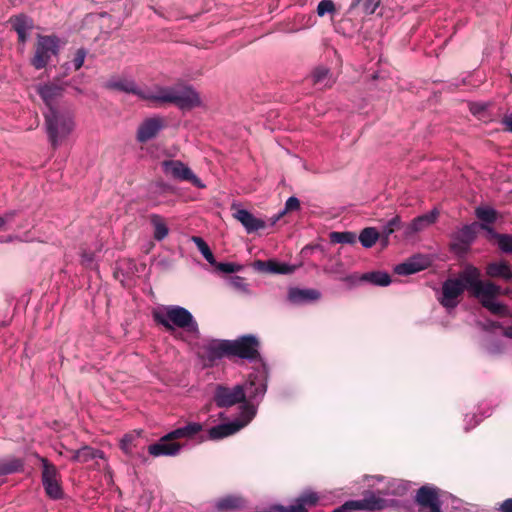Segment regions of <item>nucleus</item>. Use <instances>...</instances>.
<instances>
[{
	"label": "nucleus",
	"instance_id": "2eb2a0df",
	"mask_svg": "<svg viewBox=\"0 0 512 512\" xmlns=\"http://www.w3.org/2000/svg\"><path fill=\"white\" fill-rule=\"evenodd\" d=\"M182 445L170 436V432L162 436L156 443L148 446V452L154 457L176 456L179 454Z\"/></svg>",
	"mask_w": 512,
	"mask_h": 512
},
{
	"label": "nucleus",
	"instance_id": "20e7f679",
	"mask_svg": "<svg viewBox=\"0 0 512 512\" xmlns=\"http://www.w3.org/2000/svg\"><path fill=\"white\" fill-rule=\"evenodd\" d=\"M44 116L49 141L53 149H56L74 128L72 116L62 109L45 112Z\"/></svg>",
	"mask_w": 512,
	"mask_h": 512
},
{
	"label": "nucleus",
	"instance_id": "864d4df0",
	"mask_svg": "<svg viewBox=\"0 0 512 512\" xmlns=\"http://www.w3.org/2000/svg\"><path fill=\"white\" fill-rule=\"evenodd\" d=\"M17 35H18V42L24 45L28 38V32H20V33H17Z\"/></svg>",
	"mask_w": 512,
	"mask_h": 512
},
{
	"label": "nucleus",
	"instance_id": "c9c22d12",
	"mask_svg": "<svg viewBox=\"0 0 512 512\" xmlns=\"http://www.w3.org/2000/svg\"><path fill=\"white\" fill-rule=\"evenodd\" d=\"M475 215L481 221L480 224H493L498 218V212L490 207H477Z\"/></svg>",
	"mask_w": 512,
	"mask_h": 512
},
{
	"label": "nucleus",
	"instance_id": "dca6fc26",
	"mask_svg": "<svg viewBox=\"0 0 512 512\" xmlns=\"http://www.w3.org/2000/svg\"><path fill=\"white\" fill-rule=\"evenodd\" d=\"M245 391V402L241 408L245 405L251 404L255 407L254 403H258L266 393L267 386L264 381L258 376H250L248 381L242 385Z\"/></svg>",
	"mask_w": 512,
	"mask_h": 512
},
{
	"label": "nucleus",
	"instance_id": "5fc2aeb1",
	"mask_svg": "<svg viewBox=\"0 0 512 512\" xmlns=\"http://www.w3.org/2000/svg\"><path fill=\"white\" fill-rule=\"evenodd\" d=\"M503 335L512 339V324L503 329Z\"/></svg>",
	"mask_w": 512,
	"mask_h": 512
},
{
	"label": "nucleus",
	"instance_id": "9d476101",
	"mask_svg": "<svg viewBox=\"0 0 512 512\" xmlns=\"http://www.w3.org/2000/svg\"><path fill=\"white\" fill-rule=\"evenodd\" d=\"M40 461L42 463V484L46 495L54 500L62 499L64 493L57 467L44 457H41Z\"/></svg>",
	"mask_w": 512,
	"mask_h": 512
},
{
	"label": "nucleus",
	"instance_id": "393cba45",
	"mask_svg": "<svg viewBox=\"0 0 512 512\" xmlns=\"http://www.w3.org/2000/svg\"><path fill=\"white\" fill-rule=\"evenodd\" d=\"M427 265V259L423 257H413L404 263L396 265L394 272L398 275H411L425 269Z\"/></svg>",
	"mask_w": 512,
	"mask_h": 512
},
{
	"label": "nucleus",
	"instance_id": "6ab92c4d",
	"mask_svg": "<svg viewBox=\"0 0 512 512\" xmlns=\"http://www.w3.org/2000/svg\"><path fill=\"white\" fill-rule=\"evenodd\" d=\"M353 285L358 282H369L376 286H388L391 283V276L386 272L381 271H373L364 273L360 276L358 275H349L343 279Z\"/></svg>",
	"mask_w": 512,
	"mask_h": 512
},
{
	"label": "nucleus",
	"instance_id": "8fccbe9b",
	"mask_svg": "<svg viewBox=\"0 0 512 512\" xmlns=\"http://www.w3.org/2000/svg\"><path fill=\"white\" fill-rule=\"evenodd\" d=\"M14 216L15 212H9L6 213L4 216H0V229H2L8 221H11Z\"/></svg>",
	"mask_w": 512,
	"mask_h": 512
},
{
	"label": "nucleus",
	"instance_id": "de8ad7c7",
	"mask_svg": "<svg viewBox=\"0 0 512 512\" xmlns=\"http://www.w3.org/2000/svg\"><path fill=\"white\" fill-rule=\"evenodd\" d=\"M229 284L237 290H244L246 286L245 279L240 276L230 277Z\"/></svg>",
	"mask_w": 512,
	"mask_h": 512
},
{
	"label": "nucleus",
	"instance_id": "bb28decb",
	"mask_svg": "<svg viewBox=\"0 0 512 512\" xmlns=\"http://www.w3.org/2000/svg\"><path fill=\"white\" fill-rule=\"evenodd\" d=\"M311 80L313 85L319 86L321 89L330 88L335 83L330 70L323 66H319L313 70Z\"/></svg>",
	"mask_w": 512,
	"mask_h": 512
},
{
	"label": "nucleus",
	"instance_id": "f704fd0d",
	"mask_svg": "<svg viewBox=\"0 0 512 512\" xmlns=\"http://www.w3.org/2000/svg\"><path fill=\"white\" fill-rule=\"evenodd\" d=\"M9 22L16 33L28 32L33 28V21L24 14L11 17Z\"/></svg>",
	"mask_w": 512,
	"mask_h": 512
},
{
	"label": "nucleus",
	"instance_id": "6e6552de",
	"mask_svg": "<svg viewBox=\"0 0 512 512\" xmlns=\"http://www.w3.org/2000/svg\"><path fill=\"white\" fill-rule=\"evenodd\" d=\"M243 421L236 420L229 423L216 425L209 429V438L212 440H219L231 436L247 425L256 415V408L251 405H245L243 412H241Z\"/></svg>",
	"mask_w": 512,
	"mask_h": 512
},
{
	"label": "nucleus",
	"instance_id": "f257e3e1",
	"mask_svg": "<svg viewBox=\"0 0 512 512\" xmlns=\"http://www.w3.org/2000/svg\"><path fill=\"white\" fill-rule=\"evenodd\" d=\"M105 87L110 90L131 93L157 104H174L181 110H191L201 104L199 94L191 86L183 84L157 87L155 91H152L139 88L131 79L112 78L106 82Z\"/></svg>",
	"mask_w": 512,
	"mask_h": 512
},
{
	"label": "nucleus",
	"instance_id": "72a5a7b5",
	"mask_svg": "<svg viewBox=\"0 0 512 512\" xmlns=\"http://www.w3.org/2000/svg\"><path fill=\"white\" fill-rule=\"evenodd\" d=\"M380 240V233L374 227H366L359 234V241L365 248H371Z\"/></svg>",
	"mask_w": 512,
	"mask_h": 512
},
{
	"label": "nucleus",
	"instance_id": "4d7b16f0",
	"mask_svg": "<svg viewBox=\"0 0 512 512\" xmlns=\"http://www.w3.org/2000/svg\"><path fill=\"white\" fill-rule=\"evenodd\" d=\"M16 237H13V236H8L6 239L4 240H0V242H11L15 239Z\"/></svg>",
	"mask_w": 512,
	"mask_h": 512
},
{
	"label": "nucleus",
	"instance_id": "3c124183",
	"mask_svg": "<svg viewBox=\"0 0 512 512\" xmlns=\"http://www.w3.org/2000/svg\"><path fill=\"white\" fill-rule=\"evenodd\" d=\"M501 512H512V498L506 499L500 506Z\"/></svg>",
	"mask_w": 512,
	"mask_h": 512
},
{
	"label": "nucleus",
	"instance_id": "f3484780",
	"mask_svg": "<svg viewBox=\"0 0 512 512\" xmlns=\"http://www.w3.org/2000/svg\"><path fill=\"white\" fill-rule=\"evenodd\" d=\"M63 92L64 86L53 82L38 87V94L47 106V112H51L53 109H61L57 105V100L62 96Z\"/></svg>",
	"mask_w": 512,
	"mask_h": 512
},
{
	"label": "nucleus",
	"instance_id": "473e14b6",
	"mask_svg": "<svg viewBox=\"0 0 512 512\" xmlns=\"http://www.w3.org/2000/svg\"><path fill=\"white\" fill-rule=\"evenodd\" d=\"M486 274L490 277H499L506 280L512 278V270L507 262H493L488 264Z\"/></svg>",
	"mask_w": 512,
	"mask_h": 512
},
{
	"label": "nucleus",
	"instance_id": "e433bc0d",
	"mask_svg": "<svg viewBox=\"0 0 512 512\" xmlns=\"http://www.w3.org/2000/svg\"><path fill=\"white\" fill-rule=\"evenodd\" d=\"M192 241L195 243L198 250L201 252L203 257L209 264H211V265L216 264L215 257L213 255L211 249L209 248L208 244L203 240V238H201L199 236H193Z\"/></svg>",
	"mask_w": 512,
	"mask_h": 512
},
{
	"label": "nucleus",
	"instance_id": "423d86ee",
	"mask_svg": "<svg viewBox=\"0 0 512 512\" xmlns=\"http://www.w3.org/2000/svg\"><path fill=\"white\" fill-rule=\"evenodd\" d=\"M59 52V38L54 35H39L35 44L31 65L37 69H43L49 63L53 55Z\"/></svg>",
	"mask_w": 512,
	"mask_h": 512
},
{
	"label": "nucleus",
	"instance_id": "4c0bfd02",
	"mask_svg": "<svg viewBox=\"0 0 512 512\" xmlns=\"http://www.w3.org/2000/svg\"><path fill=\"white\" fill-rule=\"evenodd\" d=\"M101 453L99 450L85 446L77 451L73 455V460L78 462H88L98 456Z\"/></svg>",
	"mask_w": 512,
	"mask_h": 512
},
{
	"label": "nucleus",
	"instance_id": "5701e85b",
	"mask_svg": "<svg viewBox=\"0 0 512 512\" xmlns=\"http://www.w3.org/2000/svg\"><path fill=\"white\" fill-rule=\"evenodd\" d=\"M234 218L245 227L248 233L255 232L265 227V222L263 220L256 218L246 209H238L234 213Z\"/></svg>",
	"mask_w": 512,
	"mask_h": 512
},
{
	"label": "nucleus",
	"instance_id": "ea45409f",
	"mask_svg": "<svg viewBox=\"0 0 512 512\" xmlns=\"http://www.w3.org/2000/svg\"><path fill=\"white\" fill-rule=\"evenodd\" d=\"M218 271L229 274L235 273L242 269V266L232 262H217L213 265Z\"/></svg>",
	"mask_w": 512,
	"mask_h": 512
},
{
	"label": "nucleus",
	"instance_id": "4468645a",
	"mask_svg": "<svg viewBox=\"0 0 512 512\" xmlns=\"http://www.w3.org/2000/svg\"><path fill=\"white\" fill-rule=\"evenodd\" d=\"M162 169L166 175L174 179L187 181L197 188H204L202 181L193 173V171L179 160H165L162 162Z\"/></svg>",
	"mask_w": 512,
	"mask_h": 512
},
{
	"label": "nucleus",
	"instance_id": "a19ab883",
	"mask_svg": "<svg viewBox=\"0 0 512 512\" xmlns=\"http://www.w3.org/2000/svg\"><path fill=\"white\" fill-rule=\"evenodd\" d=\"M497 245L503 253H512V235L501 234L497 240Z\"/></svg>",
	"mask_w": 512,
	"mask_h": 512
},
{
	"label": "nucleus",
	"instance_id": "7c9ffc66",
	"mask_svg": "<svg viewBox=\"0 0 512 512\" xmlns=\"http://www.w3.org/2000/svg\"><path fill=\"white\" fill-rule=\"evenodd\" d=\"M149 220L153 227V238L156 241L164 240L169 234V228L165 219L159 214H151Z\"/></svg>",
	"mask_w": 512,
	"mask_h": 512
},
{
	"label": "nucleus",
	"instance_id": "09e8293b",
	"mask_svg": "<svg viewBox=\"0 0 512 512\" xmlns=\"http://www.w3.org/2000/svg\"><path fill=\"white\" fill-rule=\"evenodd\" d=\"M299 208H300L299 199L292 196L287 199L284 211L286 213L287 211H295V210H298Z\"/></svg>",
	"mask_w": 512,
	"mask_h": 512
},
{
	"label": "nucleus",
	"instance_id": "aec40b11",
	"mask_svg": "<svg viewBox=\"0 0 512 512\" xmlns=\"http://www.w3.org/2000/svg\"><path fill=\"white\" fill-rule=\"evenodd\" d=\"M477 228V222L463 226L455 236V240L457 242L453 245V248L460 252L468 251L470 245L476 238Z\"/></svg>",
	"mask_w": 512,
	"mask_h": 512
},
{
	"label": "nucleus",
	"instance_id": "f8f14e48",
	"mask_svg": "<svg viewBox=\"0 0 512 512\" xmlns=\"http://www.w3.org/2000/svg\"><path fill=\"white\" fill-rule=\"evenodd\" d=\"M414 502L419 512H443L440 489L435 486L423 485L417 491Z\"/></svg>",
	"mask_w": 512,
	"mask_h": 512
},
{
	"label": "nucleus",
	"instance_id": "cd10ccee",
	"mask_svg": "<svg viewBox=\"0 0 512 512\" xmlns=\"http://www.w3.org/2000/svg\"><path fill=\"white\" fill-rule=\"evenodd\" d=\"M24 469V461L15 456L0 458V476H6L21 472Z\"/></svg>",
	"mask_w": 512,
	"mask_h": 512
},
{
	"label": "nucleus",
	"instance_id": "2f4dec72",
	"mask_svg": "<svg viewBox=\"0 0 512 512\" xmlns=\"http://www.w3.org/2000/svg\"><path fill=\"white\" fill-rule=\"evenodd\" d=\"M202 428V424L190 422L183 427H179L171 431L170 436H172L176 441H178L179 439H191L200 431H202Z\"/></svg>",
	"mask_w": 512,
	"mask_h": 512
},
{
	"label": "nucleus",
	"instance_id": "7ed1b4c3",
	"mask_svg": "<svg viewBox=\"0 0 512 512\" xmlns=\"http://www.w3.org/2000/svg\"><path fill=\"white\" fill-rule=\"evenodd\" d=\"M153 319L170 333L174 332L177 327L193 335L199 334L197 321L189 310L181 306H168L165 313L155 311L153 312Z\"/></svg>",
	"mask_w": 512,
	"mask_h": 512
},
{
	"label": "nucleus",
	"instance_id": "58836bf2",
	"mask_svg": "<svg viewBox=\"0 0 512 512\" xmlns=\"http://www.w3.org/2000/svg\"><path fill=\"white\" fill-rule=\"evenodd\" d=\"M330 241L334 244H354L356 242V235L353 232H331Z\"/></svg>",
	"mask_w": 512,
	"mask_h": 512
},
{
	"label": "nucleus",
	"instance_id": "c03bdc74",
	"mask_svg": "<svg viewBox=\"0 0 512 512\" xmlns=\"http://www.w3.org/2000/svg\"><path fill=\"white\" fill-rule=\"evenodd\" d=\"M363 7L366 14H373L378 6L380 5V0H362Z\"/></svg>",
	"mask_w": 512,
	"mask_h": 512
},
{
	"label": "nucleus",
	"instance_id": "412c9836",
	"mask_svg": "<svg viewBox=\"0 0 512 512\" xmlns=\"http://www.w3.org/2000/svg\"><path fill=\"white\" fill-rule=\"evenodd\" d=\"M438 217V212L433 210L429 213L420 215L414 218L409 224H404V234L406 237H410L417 232L424 230L426 227L433 224Z\"/></svg>",
	"mask_w": 512,
	"mask_h": 512
},
{
	"label": "nucleus",
	"instance_id": "a18cd8bd",
	"mask_svg": "<svg viewBox=\"0 0 512 512\" xmlns=\"http://www.w3.org/2000/svg\"><path fill=\"white\" fill-rule=\"evenodd\" d=\"M478 227L488 233V239L489 240H498L499 236H501V233H498L494 230V228L491 226V224H479Z\"/></svg>",
	"mask_w": 512,
	"mask_h": 512
},
{
	"label": "nucleus",
	"instance_id": "4be33fe9",
	"mask_svg": "<svg viewBox=\"0 0 512 512\" xmlns=\"http://www.w3.org/2000/svg\"><path fill=\"white\" fill-rule=\"evenodd\" d=\"M287 298L292 304L301 305L318 301L321 298V292L313 288L300 289L293 287L288 290Z\"/></svg>",
	"mask_w": 512,
	"mask_h": 512
},
{
	"label": "nucleus",
	"instance_id": "79ce46f5",
	"mask_svg": "<svg viewBox=\"0 0 512 512\" xmlns=\"http://www.w3.org/2000/svg\"><path fill=\"white\" fill-rule=\"evenodd\" d=\"M335 11V4L332 0H322L317 6V14L322 17L326 13H333Z\"/></svg>",
	"mask_w": 512,
	"mask_h": 512
},
{
	"label": "nucleus",
	"instance_id": "603ef678",
	"mask_svg": "<svg viewBox=\"0 0 512 512\" xmlns=\"http://www.w3.org/2000/svg\"><path fill=\"white\" fill-rule=\"evenodd\" d=\"M502 123L505 125V129L512 132V114L504 116Z\"/></svg>",
	"mask_w": 512,
	"mask_h": 512
},
{
	"label": "nucleus",
	"instance_id": "39448f33",
	"mask_svg": "<svg viewBox=\"0 0 512 512\" xmlns=\"http://www.w3.org/2000/svg\"><path fill=\"white\" fill-rule=\"evenodd\" d=\"M229 356L249 361L261 359L259 338L253 334H246L235 340H228Z\"/></svg>",
	"mask_w": 512,
	"mask_h": 512
},
{
	"label": "nucleus",
	"instance_id": "a878e982",
	"mask_svg": "<svg viewBox=\"0 0 512 512\" xmlns=\"http://www.w3.org/2000/svg\"><path fill=\"white\" fill-rule=\"evenodd\" d=\"M246 504V500L243 497L228 495L219 499L215 507L218 512H232L244 509Z\"/></svg>",
	"mask_w": 512,
	"mask_h": 512
},
{
	"label": "nucleus",
	"instance_id": "9b49d317",
	"mask_svg": "<svg viewBox=\"0 0 512 512\" xmlns=\"http://www.w3.org/2000/svg\"><path fill=\"white\" fill-rule=\"evenodd\" d=\"M387 507L385 499L377 496L374 492L367 491L359 500L346 501L332 512H355L357 510L378 511Z\"/></svg>",
	"mask_w": 512,
	"mask_h": 512
},
{
	"label": "nucleus",
	"instance_id": "c756f323",
	"mask_svg": "<svg viewBox=\"0 0 512 512\" xmlns=\"http://www.w3.org/2000/svg\"><path fill=\"white\" fill-rule=\"evenodd\" d=\"M139 433L125 434L121 439L120 448L130 458H139L142 462L146 461V457L143 454L134 453L133 449L136 447L135 441L138 439Z\"/></svg>",
	"mask_w": 512,
	"mask_h": 512
},
{
	"label": "nucleus",
	"instance_id": "49530a36",
	"mask_svg": "<svg viewBox=\"0 0 512 512\" xmlns=\"http://www.w3.org/2000/svg\"><path fill=\"white\" fill-rule=\"evenodd\" d=\"M478 227L488 233V239L489 240H498L499 236H501V233H498L494 230V228L491 226V224H479Z\"/></svg>",
	"mask_w": 512,
	"mask_h": 512
},
{
	"label": "nucleus",
	"instance_id": "a211bd4d",
	"mask_svg": "<svg viewBox=\"0 0 512 512\" xmlns=\"http://www.w3.org/2000/svg\"><path fill=\"white\" fill-rule=\"evenodd\" d=\"M163 127L164 121L162 118L152 117L145 119L138 127L136 135L137 141L146 143L155 138Z\"/></svg>",
	"mask_w": 512,
	"mask_h": 512
},
{
	"label": "nucleus",
	"instance_id": "ddd939ff",
	"mask_svg": "<svg viewBox=\"0 0 512 512\" xmlns=\"http://www.w3.org/2000/svg\"><path fill=\"white\" fill-rule=\"evenodd\" d=\"M213 400L219 408H229L238 403L245 402V391L242 385H235L230 388L224 385H217L214 391Z\"/></svg>",
	"mask_w": 512,
	"mask_h": 512
},
{
	"label": "nucleus",
	"instance_id": "13d9d810",
	"mask_svg": "<svg viewBox=\"0 0 512 512\" xmlns=\"http://www.w3.org/2000/svg\"><path fill=\"white\" fill-rule=\"evenodd\" d=\"M360 2H362V0H354L352 6H357L358 4H360Z\"/></svg>",
	"mask_w": 512,
	"mask_h": 512
},
{
	"label": "nucleus",
	"instance_id": "37998d69",
	"mask_svg": "<svg viewBox=\"0 0 512 512\" xmlns=\"http://www.w3.org/2000/svg\"><path fill=\"white\" fill-rule=\"evenodd\" d=\"M86 55L87 51L84 48L77 49L72 60L75 70H79L83 66Z\"/></svg>",
	"mask_w": 512,
	"mask_h": 512
},
{
	"label": "nucleus",
	"instance_id": "6e6d98bb",
	"mask_svg": "<svg viewBox=\"0 0 512 512\" xmlns=\"http://www.w3.org/2000/svg\"><path fill=\"white\" fill-rule=\"evenodd\" d=\"M285 214V211H282L281 213H279L278 215L274 216L271 218V223L272 224H275L283 215Z\"/></svg>",
	"mask_w": 512,
	"mask_h": 512
},
{
	"label": "nucleus",
	"instance_id": "0eeeda50",
	"mask_svg": "<svg viewBox=\"0 0 512 512\" xmlns=\"http://www.w3.org/2000/svg\"><path fill=\"white\" fill-rule=\"evenodd\" d=\"M480 292L475 295L480 304L492 314L505 317L509 316V309L506 305L495 302L494 299L501 294V287L490 281H481Z\"/></svg>",
	"mask_w": 512,
	"mask_h": 512
},
{
	"label": "nucleus",
	"instance_id": "f03ea898",
	"mask_svg": "<svg viewBox=\"0 0 512 512\" xmlns=\"http://www.w3.org/2000/svg\"><path fill=\"white\" fill-rule=\"evenodd\" d=\"M480 270L467 264L455 278L446 279L441 288V296L438 298L440 304L450 310L457 307L459 297L465 290L469 291L470 296L475 298L481 291L479 288L481 283Z\"/></svg>",
	"mask_w": 512,
	"mask_h": 512
},
{
	"label": "nucleus",
	"instance_id": "b1692460",
	"mask_svg": "<svg viewBox=\"0 0 512 512\" xmlns=\"http://www.w3.org/2000/svg\"><path fill=\"white\" fill-rule=\"evenodd\" d=\"M258 268L270 274H292L296 270V266L287 263H281L276 260L257 261Z\"/></svg>",
	"mask_w": 512,
	"mask_h": 512
},
{
	"label": "nucleus",
	"instance_id": "c85d7f7f",
	"mask_svg": "<svg viewBox=\"0 0 512 512\" xmlns=\"http://www.w3.org/2000/svg\"><path fill=\"white\" fill-rule=\"evenodd\" d=\"M400 229L404 230V224L401 217L399 215H395L382 227L381 231H379L382 245L387 246L389 243V236Z\"/></svg>",
	"mask_w": 512,
	"mask_h": 512
},
{
	"label": "nucleus",
	"instance_id": "1a4fd4ad",
	"mask_svg": "<svg viewBox=\"0 0 512 512\" xmlns=\"http://www.w3.org/2000/svg\"><path fill=\"white\" fill-rule=\"evenodd\" d=\"M197 355L204 367H213L223 357L230 358L228 340L213 339L200 346Z\"/></svg>",
	"mask_w": 512,
	"mask_h": 512
}]
</instances>
